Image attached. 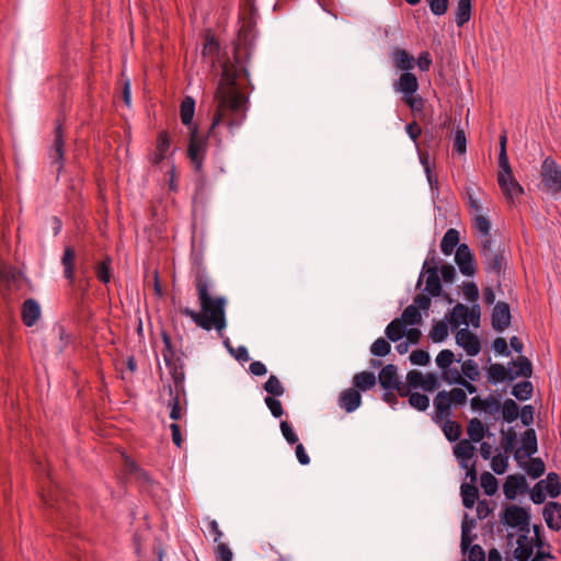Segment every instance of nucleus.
<instances>
[{
    "instance_id": "1",
    "label": "nucleus",
    "mask_w": 561,
    "mask_h": 561,
    "mask_svg": "<svg viewBox=\"0 0 561 561\" xmlns=\"http://www.w3.org/2000/svg\"><path fill=\"white\" fill-rule=\"evenodd\" d=\"M239 21L241 26L233 48V60L228 59L222 65L221 80L215 92L216 112L208 135H213L215 127L224 121L233 129L245 118L248 98L244 95L245 85L242 80L251 84L247 62L255 37L256 21Z\"/></svg>"
},
{
    "instance_id": "2",
    "label": "nucleus",
    "mask_w": 561,
    "mask_h": 561,
    "mask_svg": "<svg viewBox=\"0 0 561 561\" xmlns=\"http://www.w3.org/2000/svg\"><path fill=\"white\" fill-rule=\"evenodd\" d=\"M195 287L197 290L201 312L186 307L180 310L181 313L190 317L196 325L204 330L209 331L214 328L218 332H221L227 324L225 314L226 298L210 296V283L202 273H197L195 276Z\"/></svg>"
},
{
    "instance_id": "3",
    "label": "nucleus",
    "mask_w": 561,
    "mask_h": 561,
    "mask_svg": "<svg viewBox=\"0 0 561 561\" xmlns=\"http://www.w3.org/2000/svg\"><path fill=\"white\" fill-rule=\"evenodd\" d=\"M540 190L556 195L561 192V168L557 162L548 157L543 160L540 169Z\"/></svg>"
},
{
    "instance_id": "4",
    "label": "nucleus",
    "mask_w": 561,
    "mask_h": 561,
    "mask_svg": "<svg viewBox=\"0 0 561 561\" xmlns=\"http://www.w3.org/2000/svg\"><path fill=\"white\" fill-rule=\"evenodd\" d=\"M206 151V140L198 134L197 127L190 128V141L187 148V157L194 164L196 171H199L203 165L204 156Z\"/></svg>"
},
{
    "instance_id": "5",
    "label": "nucleus",
    "mask_w": 561,
    "mask_h": 561,
    "mask_svg": "<svg viewBox=\"0 0 561 561\" xmlns=\"http://www.w3.org/2000/svg\"><path fill=\"white\" fill-rule=\"evenodd\" d=\"M529 513L526 508L510 505L504 511L503 522L510 527H518L520 531H529Z\"/></svg>"
},
{
    "instance_id": "6",
    "label": "nucleus",
    "mask_w": 561,
    "mask_h": 561,
    "mask_svg": "<svg viewBox=\"0 0 561 561\" xmlns=\"http://www.w3.org/2000/svg\"><path fill=\"white\" fill-rule=\"evenodd\" d=\"M64 129L62 123L58 118L56 121V126L54 129V140L49 151V156L51 158V163L57 165V173L59 174L64 168Z\"/></svg>"
},
{
    "instance_id": "7",
    "label": "nucleus",
    "mask_w": 561,
    "mask_h": 561,
    "mask_svg": "<svg viewBox=\"0 0 561 561\" xmlns=\"http://www.w3.org/2000/svg\"><path fill=\"white\" fill-rule=\"evenodd\" d=\"M455 262L461 274L466 276H473L476 274L477 266L474 256L468 244L461 243L458 245L455 254Z\"/></svg>"
},
{
    "instance_id": "8",
    "label": "nucleus",
    "mask_w": 561,
    "mask_h": 561,
    "mask_svg": "<svg viewBox=\"0 0 561 561\" xmlns=\"http://www.w3.org/2000/svg\"><path fill=\"white\" fill-rule=\"evenodd\" d=\"M511 319L510 305L504 301H497L491 314L492 328L496 332H503L511 325Z\"/></svg>"
},
{
    "instance_id": "9",
    "label": "nucleus",
    "mask_w": 561,
    "mask_h": 561,
    "mask_svg": "<svg viewBox=\"0 0 561 561\" xmlns=\"http://www.w3.org/2000/svg\"><path fill=\"white\" fill-rule=\"evenodd\" d=\"M456 343L463 347L469 356H476L481 351L480 340L468 329H460L456 333Z\"/></svg>"
},
{
    "instance_id": "10",
    "label": "nucleus",
    "mask_w": 561,
    "mask_h": 561,
    "mask_svg": "<svg viewBox=\"0 0 561 561\" xmlns=\"http://www.w3.org/2000/svg\"><path fill=\"white\" fill-rule=\"evenodd\" d=\"M538 450L537 435L534 428H528L522 435V447L515 451V458L518 460L525 457H531Z\"/></svg>"
},
{
    "instance_id": "11",
    "label": "nucleus",
    "mask_w": 561,
    "mask_h": 561,
    "mask_svg": "<svg viewBox=\"0 0 561 561\" xmlns=\"http://www.w3.org/2000/svg\"><path fill=\"white\" fill-rule=\"evenodd\" d=\"M393 89L397 92L403 94V96H408L410 94H414L419 89V81L412 72H403L399 77L397 81L393 83Z\"/></svg>"
},
{
    "instance_id": "12",
    "label": "nucleus",
    "mask_w": 561,
    "mask_h": 561,
    "mask_svg": "<svg viewBox=\"0 0 561 561\" xmlns=\"http://www.w3.org/2000/svg\"><path fill=\"white\" fill-rule=\"evenodd\" d=\"M547 526L552 530L561 528V504L558 502H548L542 512Z\"/></svg>"
},
{
    "instance_id": "13",
    "label": "nucleus",
    "mask_w": 561,
    "mask_h": 561,
    "mask_svg": "<svg viewBox=\"0 0 561 561\" xmlns=\"http://www.w3.org/2000/svg\"><path fill=\"white\" fill-rule=\"evenodd\" d=\"M171 146V137L167 130L159 133L157 137L156 150L149 160L152 164H159L167 156Z\"/></svg>"
},
{
    "instance_id": "14",
    "label": "nucleus",
    "mask_w": 561,
    "mask_h": 561,
    "mask_svg": "<svg viewBox=\"0 0 561 561\" xmlns=\"http://www.w3.org/2000/svg\"><path fill=\"white\" fill-rule=\"evenodd\" d=\"M506 135L503 134L500 136V153H499V167L500 170L497 172V183L504 184V176H510L513 173L507 152H506Z\"/></svg>"
},
{
    "instance_id": "15",
    "label": "nucleus",
    "mask_w": 561,
    "mask_h": 561,
    "mask_svg": "<svg viewBox=\"0 0 561 561\" xmlns=\"http://www.w3.org/2000/svg\"><path fill=\"white\" fill-rule=\"evenodd\" d=\"M362 403V396L355 388H348L341 392L339 404L347 413L355 411Z\"/></svg>"
},
{
    "instance_id": "16",
    "label": "nucleus",
    "mask_w": 561,
    "mask_h": 561,
    "mask_svg": "<svg viewBox=\"0 0 561 561\" xmlns=\"http://www.w3.org/2000/svg\"><path fill=\"white\" fill-rule=\"evenodd\" d=\"M523 489H527V481L523 474L508 476L503 485L504 495L508 500H514L517 492Z\"/></svg>"
},
{
    "instance_id": "17",
    "label": "nucleus",
    "mask_w": 561,
    "mask_h": 561,
    "mask_svg": "<svg viewBox=\"0 0 561 561\" xmlns=\"http://www.w3.org/2000/svg\"><path fill=\"white\" fill-rule=\"evenodd\" d=\"M451 404L453 403L447 391L443 390L436 394L434 398L436 421L447 419L451 415Z\"/></svg>"
},
{
    "instance_id": "18",
    "label": "nucleus",
    "mask_w": 561,
    "mask_h": 561,
    "mask_svg": "<svg viewBox=\"0 0 561 561\" xmlns=\"http://www.w3.org/2000/svg\"><path fill=\"white\" fill-rule=\"evenodd\" d=\"M165 365L169 368L171 377L174 382L173 390H175L178 393L185 394L184 385H183L184 379H185V374H184L183 363H182L181 358H176L175 360L165 363Z\"/></svg>"
},
{
    "instance_id": "19",
    "label": "nucleus",
    "mask_w": 561,
    "mask_h": 561,
    "mask_svg": "<svg viewBox=\"0 0 561 561\" xmlns=\"http://www.w3.org/2000/svg\"><path fill=\"white\" fill-rule=\"evenodd\" d=\"M378 380L385 390H393L394 386L400 380L397 366L393 364H388L382 367L379 371Z\"/></svg>"
},
{
    "instance_id": "20",
    "label": "nucleus",
    "mask_w": 561,
    "mask_h": 561,
    "mask_svg": "<svg viewBox=\"0 0 561 561\" xmlns=\"http://www.w3.org/2000/svg\"><path fill=\"white\" fill-rule=\"evenodd\" d=\"M392 61L396 68L410 72L415 66V58L403 48H396L392 54Z\"/></svg>"
},
{
    "instance_id": "21",
    "label": "nucleus",
    "mask_w": 561,
    "mask_h": 561,
    "mask_svg": "<svg viewBox=\"0 0 561 561\" xmlns=\"http://www.w3.org/2000/svg\"><path fill=\"white\" fill-rule=\"evenodd\" d=\"M21 313L23 323L27 327H32L41 316L39 305L32 298L26 299L22 305Z\"/></svg>"
},
{
    "instance_id": "22",
    "label": "nucleus",
    "mask_w": 561,
    "mask_h": 561,
    "mask_svg": "<svg viewBox=\"0 0 561 561\" xmlns=\"http://www.w3.org/2000/svg\"><path fill=\"white\" fill-rule=\"evenodd\" d=\"M503 195L510 202H513L514 197H518L524 193L523 186L516 181L513 173L510 176H504V184H499Z\"/></svg>"
},
{
    "instance_id": "23",
    "label": "nucleus",
    "mask_w": 561,
    "mask_h": 561,
    "mask_svg": "<svg viewBox=\"0 0 561 561\" xmlns=\"http://www.w3.org/2000/svg\"><path fill=\"white\" fill-rule=\"evenodd\" d=\"M75 249L72 247H66L61 257V264L64 266V275L70 284L75 282Z\"/></svg>"
},
{
    "instance_id": "24",
    "label": "nucleus",
    "mask_w": 561,
    "mask_h": 561,
    "mask_svg": "<svg viewBox=\"0 0 561 561\" xmlns=\"http://www.w3.org/2000/svg\"><path fill=\"white\" fill-rule=\"evenodd\" d=\"M427 279L425 290L433 297H438L442 294V284L438 276V268L431 266L427 268Z\"/></svg>"
},
{
    "instance_id": "25",
    "label": "nucleus",
    "mask_w": 561,
    "mask_h": 561,
    "mask_svg": "<svg viewBox=\"0 0 561 561\" xmlns=\"http://www.w3.org/2000/svg\"><path fill=\"white\" fill-rule=\"evenodd\" d=\"M376 376L371 371H360L353 377L354 388L358 391H367L376 385Z\"/></svg>"
},
{
    "instance_id": "26",
    "label": "nucleus",
    "mask_w": 561,
    "mask_h": 561,
    "mask_svg": "<svg viewBox=\"0 0 561 561\" xmlns=\"http://www.w3.org/2000/svg\"><path fill=\"white\" fill-rule=\"evenodd\" d=\"M459 245V231L455 228L448 229L440 242V250L445 255H450Z\"/></svg>"
},
{
    "instance_id": "27",
    "label": "nucleus",
    "mask_w": 561,
    "mask_h": 561,
    "mask_svg": "<svg viewBox=\"0 0 561 561\" xmlns=\"http://www.w3.org/2000/svg\"><path fill=\"white\" fill-rule=\"evenodd\" d=\"M517 545L518 547L514 551V557L518 561H528L533 556L534 547L533 543L528 541V538L525 534L518 536Z\"/></svg>"
},
{
    "instance_id": "28",
    "label": "nucleus",
    "mask_w": 561,
    "mask_h": 561,
    "mask_svg": "<svg viewBox=\"0 0 561 561\" xmlns=\"http://www.w3.org/2000/svg\"><path fill=\"white\" fill-rule=\"evenodd\" d=\"M512 376V370L506 369L502 364H492L488 368V378L491 382L514 380Z\"/></svg>"
},
{
    "instance_id": "29",
    "label": "nucleus",
    "mask_w": 561,
    "mask_h": 561,
    "mask_svg": "<svg viewBox=\"0 0 561 561\" xmlns=\"http://www.w3.org/2000/svg\"><path fill=\"white\" fill-rule=\"evenodd\" d=\"M47 479H48L49 485H48L47 492L45 491L42 494L43 501L47 506L56 507V508L60 510L59 500H58L59 485L53 480L49 472L47 473Z\"/></svg>"
},
{
    "instance_id": "30",
    "label": "nucleus",
    "mask_w": 561,
    "mask_h": 561,
    "mask_svg": "<svg viewBox=\"0 0 561 561\" xmlns=\"http://www.w3.org/2000/svg\"><path fill=\"white\" fill-rule=\"evenodd\" d=\"M195 113V101L192 96H185L180 105L181 122L185 126H190L193 122Z\"/></svg>"
},
{
    "instance_id": "31",
    "label": "nucleus",
    "mask_w": 561,
    "mask_h": 561,
    "mask_svg": "<svg viewBox=\"0 0 561 561\" xmlns=\"http://www.w3.org/2000/svg\"><path fill=\"white\" fill-rule=\"evenodd\" d=\"M480 256L482 259V263L488 261L489 259L499 255L504 252L500 245H496L495 242L491 239L480 240Z\"/></svg>"
},
{
    "instance_id": "32",
    "label": "nucleus",
    "mask_w": 561,
    "mask_h": 561,
    "mask_svg": "<svg viewBox=\"0 0 561 561\" xmlns=\"http://www.w3.org/2000/svg\"><path fill=\"white\" fill-rule=\"evenodd\" d=\"M405 324L402 320L396 318L386 328L385 333L388 340L391 342H398L405 334Z\"/></svg>"
},
{
    "instance_id": "33",
    "label": "nucleus",
    "mask_w": 561,
    "mask_h": 561,
    "mask_svg": "<svg viewBox=\"0 0 561 561\" xmlns=\"http://www.w3.org/2000/svg\"><path fill=\"white\" fill-rule=\"evenodd\" d=\"M512 364L516 367V369L512 371L513 379L517 377H531L533 364L526 356H519L516 360H513Z\"/></svg>"
},
{
    "instance_id": "34",
    "label": "nucleus",
    "mask_w": 561,
    "mask_h": 561,
    "mask_svg": "<svg viewBox=\"0 0 561 561\" xmlns=\"http://www.w3.org/2000/svg\"><path fill=\"white\" fill-rule=\"evenodd\" d=\"M460 492L463 506L466 508H472L478 500V488L474 484L462 483Z\"/></svg>"
},
{
    "instance_id": "35",
    "label": "nucleus",
    "mask_w": 561,
    "mask_h": 561,
    "mask_svg": "<svg viewBox=\"0 0 561 561\" xmlns=\"http://www.w3.org/2000/svg\"><path fill=\"white\" fill-rule=\"evenodd\" d=\"M471 16V0H458L456 10V24L463 26Z\"/></svg>"
},
{
    "instance_id": "36",
    "label": "nucleus",
    "mask_w": 561,
    "mask_h": 561,
    "mask_svg": "<svg viewBox=\"0 0 561 561\" xmlns=\"http://www.w3.org/2000/svg\"><path fill=\"white\" fill-rule=\"evenodd\" d=\"M468 313H469V309L465 305L457 304L453 308L450 316L448 318V321L453 327H458L461 323L467 324Z\"/></svg>"
},
{
    "instance_id": "37",
    "label": "nucleus",
    "mask_w": 561,
    "mask_h": 561,
    "mask_svg": "<svg viewBox=\"0 0 561 561\" xmlns=\"http://www.w3.org/2000/svg\"><path fill=\"white\" fill-rule=\"evenodd\" d=\"M486 272H492L500 277L505 268L506 260L504 252L483 262Z\"/></svg>"
},
{
    "instance_id": "38",
    "label": "nucleus",
    "mask_w": 561,
    "mask_h": 561,
    "mask_svg": "<svg viewBox=\"0 0 561 561\" xmlns=\"http://www.w3.org/2000/svg\"><path fill=\"white\" fill-rule=\"evenodd\" d=\"M534 393V386L530 381L525 380L516 383L512 389V394L519 401L529 400Z\"/></svg>"
},
{
    "instance_id": "39",
    "label": "nucleus",
    "mask_w": 561,
    "mask_h": 561,
    "mask_svg": "<svg viewBox=\"0 0 561 561\" xmlns=\"http://www.w3.org/2000/svg\"><path fill=\"white\" fill-rule=\"evenodd\" d=\"M168 391L171 397L168 403V407L171 409L170 417L174 421H178L182 416V407L180 402V396L182 393H178L171 386H168Z\"/></svg>"
},
{
    "instance_id": "40",
    "label": "nucleus",
    "mask_w": 561,
    "mask_h": 561,
    "mask_svg": "<svg viewBox=\"0 0 561 561\" xmlns=\"http://www.w3.org/2000/svg\"><path fill=\"white\" fill-rule=\"evenodd\" d=\"M467 434L470 440L479 443L485 435L482 422L477 417L470 420L467 426Z\"/></svg>"
},
{
    "instance_id": "41",
    "label": "nucleus",
    "mask_w": 561,
    "mask_h": 561,
    "mask_svg": "<svg viewBox=\"0 0 561 561\" xmlns=\"http://www.w3.org/2000/svg\"><path fill=\"white\" fill-rule=\"evenodd\" d=\"M545 490L551 497H558L561 494V481L560 477L556 472H549L547 474Z\"/></svg>"
},
{
    "instance_id": "42",
    "label": "nucleus",
    "mask_w": 561,
    "mask_h": 561,
    "mask_svg": "<svg viewBox=\"0 0 561 561\" xmlns=\"http://www.w3.org/2000/svg\"><path fill=\"white\" fill-rule=\"evenodd\" d=\"M474 453V446L468 439L459 440L454 447V454L458 459L469 460Z\"/></svg>"
},
{
    "instance_id": "43",
    "label": "nucleus",
    "mask_w": 561,
    "mask_h": 561,
    "mask_svg": "<svg viewBox=\"0 0 561 561\" xmlns=\"http://www.w3.org/2000/svg\"><path fill=\"white\" fill-rule=\"evenodd\" d=\"M501 408L503 420L507 423L514 422L519 415V407L513 399H506Z\"/></svg>"
},
{
    "instance_id": "44",
    "label": "nucleus",
    "mask_w": 561,
    "mask_h": 561,
    "mask_svg": "<svg viewBox=\"0 0 561 561\" xmlns=\"http://www.w3.org/2000/svg\"><path fill=\"white\" fill-rule=\"evenodd\" d=\"M399 319L402 320L405 325L420 324L422 322V314L417 310V307L410 305L403 310Z\"/></svg>"
},
{
    "instance_id": "45",
    "label": "nucleus",
    "mask_w": 561,
    "mask_h": 561,
    "mask_svg": "<svg viewBox=\"0 0 561 561\" xmlns=\"http://www.w3.org/2000/svg\"><path fill=\"white\" fill-rule=\"evenodd\" d=\"M442 428L449 442H456L461 435V425L456 421L448 420V417L445 420Z\"/></svg>"
},
{
    "instance_id": "46",
    "label": "nucleus",
    "mask_w": 561,
    "mask_h": 561,
    "mask_svg": "<svg viewBox=\"0 0 561 561\" xmlns=\"http://www.w3.org/2000/svg\"><path fill=\"white\" fill-rule=\"evenodd\" d=\"M111 257L106 256L95 266V275L98 279L103 284H107L111 280Z\"/></svg>"
},
{
    "instance_id": "47",
    "label": "nucleus",
    "mask_w": 561,
    "mask_h": 561,
    "mask_svg": "<svg viewBox=\"0 0 561 561\" xmlns=\"http://www.w3.org/2000/svg\"><path fill=\"white\" fill-rule=\"evenodd\" d=\"M428 336L435 343L443 342L448 336L447 323L445 321L434 322Z\"/></svg>"
},
{
    "instance_id": "48",
    "label": "nucleus",
    "mask_w": 561,
    "mask_h": 561,
    "mask_svg": "<svg viewBox=\"0 0 561 561\" xmlns=\"http://www.w3.org/2000/svg\"><path fill=\"white\" fill-rule=\"evenodd\" d=\"M257 9L254 0H241L239 20L256 21Z\"/></svg>"
},
{
    "instance_id": "49",
    "label": "nucleus",
    "mask_w": 561,
    "mask_h": 561,
    "mask_svg": "<svg viewBox=\"0 0 561 561\" xmlns=\"http://www.w3.org/2000/svg\"><path fill=\"white\" fill-rule=\"evenodd\" d=\"M474 228L480 232L481 237L480 240L491 239V222L490 220L481 215L477 214L474 217Z\"/></svg>"
},
{
    "instance_id": "50",
    "label": "nucleus",
    "mask_w": 561,
    "mask_h": 561,
    "mask_svg": "<svg viewBox=\"0 0 561 561\" xmlns=\"http://www.w3.org/2000/svg\"><path fill=\"white\" fill-rule=\"evenodd\" d=\"M264 390L270 393V397H279L285 392V388L275 375H271L263 386Z\"/></svg>"
},
{
    "instance_id": "51",
    "label": "nucleus",
    "mask_w": 561,
    "mask_h": 561,
    "mask_svg": "<svg viewBox=\"0 0 561 561\" xmlns=\"http://www.w3.org/2000/svg\"><path fill=\"white\" fill-rule=\"evenodd\" d=\"M481 486L486 495H493L497 491V480L492 473L485 471L481 474Z\"/></svg>"
},
{
    "instance_id": "52",
    "label": "nucleus",
    "mask_w": 561,
    "mask_h": 561,
    "mask_svg": "<svg viewBox=\"0 0 561 561\" xmlns=\"http://www.w3.org/2000/svg\"><path fill=\"white\" fill-rule=\"evenodd\" d=\"M391 351L390 343L385 337H378L370 346L374 356L383 357Z\"/></svg>"
},
{
    "instance_id": "53",
    "label": "nucleus",
    "mask_w": 561,
    "mask_h": 561,
    "mask_svg": "<svg viewBox=\"0 0 561 561\" xmlns=\"http://www.w3.org/2000/svg\"><path fill=\"white\" fill-rule=\"evenodd\" d=\"M461 371L471 381H477L480 378L478 364L472 359H467L462 363Z\"/></svg>"
},
{
    "instance_id": "54",
    "label": "nucleus",
    "mask_w": 561,
    "mask_h": 561,
    "mask_svg": "<svg viewBox=\"0 0 561 561\" xmlns=\"http://www.w3.org/2000/svg\"><path fill=\"white\" fill-rule=\"evenodd\" d=\"M126 468L130 474H134L136 480L139 481L142 484L150 483L151 478L149 474L139 468L134 461L126 460Z\"/></svg>"
},
{
    "instance_id": "55",
    "label": "nucleus",
    "mask_w": 561,
    "mask_h": 561,
    "mask_svg": "<svg viewBox=\"0 0 561 561\" xmlns=\"http://www.w3.org/2000/svg\"><path fill=\"white\" fill-rule=\"evenodd\" d=\"M409 403L419 411H425L430 407V398L426 394L413 392L410 394Z\"/></svg>"
},
{
    "instance_id": "56",
    "label": "nucleus",
    "mask_w": 561,
    "mask_h": 561,
    "mask_svg": "<svg viewBox=\"0 0 561 561\" xmlns=\"http://www.w3.org/2000/svg\"><path fill=\"white\" fill-rule=\"evenodd\" d=\"M526 470L533 479H537L545 473V463L540 458L530 457Z\"/></svg>"
},
{
    "instance_id": "57",
    "label": "nucleus",
    "mask_w": 561,
    "mask_h": 561,
    "mask_svg": "<svg viewBox=\"0 0 561 561\" xmlns=\"http://www.w3.org/2000/svg\"><path fill=\"white\" fill-rule=\"evenodd\" d=\"M161 337L164 344V348L162 350V356L164 362L169 363L171 360H175L176 358H179L173 348L170 335L165 331H163L161 333Z\"/></svg>"
},
{
    "instance_id": "58",
    "label": "nucleus",
    "mask_w": 561,
    "mask_h": 561,
    "mask_svg": "<svg viewBox=\"0 0 561 561\" xmlns=\"http://www.w3.org/2000/svg\"><path fill=\"white\" fill-rule=\"evenodd\" d=\"M501 447L505 453H512L515 446L516 432L514 428H510L507 432L501 431Z\"/></svg>"
},
{
    "instance_id": "59",
    "label": "nucleus",
    "mask_w": 561,
    "mask_h": 561,
    "mask_svg": "<svg viewBox=\"0 0 561 561\" xmlns=\"http://www.w3.org/2000/svg\"><path fill=\"white\" fill-rule=\"evenodd\" d=\"M428 159H430V156H428V152H425V151H421L420 152V161L421 163L424 165V169H425V172H426V175H427V180H428V183L431 185L432 188H436L438 187V181L436 178H434V175L432 174V170H431V167H430V162H428Z\"/></svg>"
},
{
    "instance_id": "60",
    "label": "nucleus",
    "mask_w": 561,
    "mask_h": 561,
    "mask_svg": "<svg viewBox=\"0 0 561 561\" xmlns=\"http://www.w3.org/2000/svg\"><path fill=\"white\" fill-rule=\"evenodd\" d=\"M402 100L411 108L412 112H421L425 105L423 98L415 95V93L403 96Z\"/></svg>"
},
{
    "instance_id": "61",
    "label": "nucleus",
    "mask_w": 561,
    "mask_h": 561,
    "mask_svg": "<svg viewBox=\"0 0 561 561\" xmlns=\"http://www.w3.org/2000/svg\"><path fill=\"white\" fill-rule=\"evenodd\" d=\"M455 355L450 350H443L438 353L436 356V365L440 369H445L450 367L451 363L454 362Z\"/></svg>"
},
{
    "instance_id": "62",
    "label": "nucleus",
    "mask_w": 561,
    "mask_h": 561,
    "mask_svg": "<svg viewBox=\"0 0 561 561\" xmlns=\"http://www.w3.org/2000/svg\"><path fill=\"white\" fill-rule=\"evenodd\" d=\"M442 378L447 383H456L459 385V382L462 380L463 376L457 368H445L442 373Z\"/></svg>"
},
{
    "instance_id": "63",
    "label": "nucleus",
    "mask_w": 561,
    "mask_h": 561,
    "mask_svg": "<svg viewBox=\"0 0 561 561\" xmlns=\"http://www.w3.org/2000/svg\"><path fill=\"white\" fill-rule=\"evenodd\" d=\"M217 561H232V551L225 542H219L215 549Z\"/></svg>"
},
{
    "instance_id": "64",
    "label": "nucleus",
    "mask_w": 561,
    "mask_h": 561,
    "mask_svg": "<svg viewBox=\"0 0 561 561\" xmlns=\"http://www.w3.org/2000/svg\"><path fill=\"white\" fill-rule=\"evenodd\" d=\"M430 354L424 350H415L410 354V360L413 365L425 366L430 363Z\"/></svg>"
}]
</instances>
